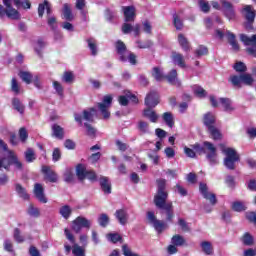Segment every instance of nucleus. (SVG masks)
<instances>
[{
	"mask_svg": "<svg viewBox=\"0 0 256 256\" xmlns=\"http://www.w3.org/2000/svg\"><path fill=\"white\" fill-rule=\"evenodd\" d=\"M158 190L154 196V204L158 209H163L166 211V221H173L175 214L173 213V202H167V197L169 194L165 187H167V180L158 179L157 180Z\"/></svg>",
	"mask_w": 256,
	"mask_h": 256,
	"instance_id": "nucleus-1",
	"label": "nucleus"
},
{
	"mask_svg": "<svg viewBox=\"0 0 256 256\" xmlns=\"http://www.w3.org/2000/svg\"><path fill=\"white\" fill-rule=\"evenodd\" d=\"M0 149V171L1 169H6V171H9V167L11 165H13L18 171L23 169V163L21 160L17 158L15 152L7 149V144H5L3 140H0Z\"/></svg>",
	"mask_w": 256,
	"mask_h": 256,
	"instance_id": "nucleus-2",
	"label": "nucleus"
},
{
	"mask_svg": "<svg viewBox=\"0 0 256 256\" xmlns=\"http://www.w3.org/2000/svg\"><path fill=\"white\" fill-rule=\"evenodd\" d=\"M13 3L16 7H23V9H31V2L29 0H3V4L5 5V13L8 19H12L17 21V19H21V14L17 9L13 8Z\"/></svg>",
	"mask_w": 256,
	"mask_h": 256,
	"instance_id": "nucleus-3",
	"label": "nucleus"
},
{
	"mask_svg": "<svg viewBox=\"0 0 256 256\" xmlns=\"http://www.w3.org/2000/svg\"><path fill=\"white\" fill-rule=\"evenodd\" d=\"M194 149L196 153H199L200 155L204 153L210 165H217V163H219L217 147H215V145H213L211 142H204V147H201L199 144H195Z\"/></svg>",
	"mask_w": 256,
	"mask_h": 256,
	"instance_id": "nucleus-4",
	"label": "nucleus"
},
{
	"mask_svg": "<svg viewBox=\"0 0 256 256\" xmlns=\"http://www.w3.org/2000/svg\"><path fill=\"white\" fill-rule=\"evenodd\" d=\"M64 233L66 235V239L69 241L64 243L66 255H69L72 251L73 256H85V248L75 243V236L72 235L69 229H65Z\"/></svg>",
	"mask_w": 256,
	"mask_h": 256,
	"instance_id": "nucleus-5",
	"label": "nucleus"
},
{
	"mask_svg": "<svg viewBox=\"0 0 256 256\" xmlns=\"http://www.w3.org/2000/svg\"><path fill=\"white\" fill-rule=\"evenodd\" d=\"M116 51L119 56V60L122 63H129L130 65H137V56L131 51L127 50V46L123 41L118 40L115 44Z\"/></svg>",
	"mask_w": 256,
	"mask_h": 256,
	"instance_id": "nucleus-6",
	"label": "nucleus"
},
{
	"mask_svg": "<svg viewBox=\"0 0 256 256\" xmlns=\"http://www.w3.org/2000/svg\"><path fill=\"white\" fill-rule=\"evenodd\" d=\"M222 153L225 155L224 166L230 171L235 170V163L239 162L240 159L237 151L233 148L227 147L222 149Z\"/></svg>",
	"mask_w": 256,
	"mask_h": 256,
	"instance_id": "nucleus-7",
	"label": "nucleus"
},
{
	"mask_svg": "<svg viewBox=\"0 0 256 256\" xmlns=\"http://www.w3.org/2000/svg\"><path fill=\"white\" fill-rule=\"evenodd\" d=\"M204 125L214 141L221 139V131L215 127V115L213 113L208 112L204 115Z\"/></svg>",
	"mask_w": 256,
	"mask_h": 256,
	"instance_id": "nucleus-8",
	"label": "nucleus"
},
{
	"mask_svg": "<svg viewBox=\"0 0 256 256\" xmlns=\"http://www.w3.org/2000/svg\"><path fill=\"white\" fill-rule=\"evenodd\" d=\"M242 14L246 19L244 23L246 31L253 30V23H255V10H253V7L251 5L244 6Z\"/></svg>",
	"mask_w": 256,
	"mask_h": 256,
	"instance_id": "nucleus-9",
	"label": "nucleus"
},
{
	"mask_svg": "<svg viewBox=\"0 0 256 256\" xmlns=\"http://www.w3.org/2000/svg\"><path fill=\"white\" fill-rule=\"evenodd\" d=\"M240 41L247 47V53L256 57V35L240 34Z\"/></svg>",
	"mask_w": 256,
	"mask_h": 256,
	"instance_id": "nucleus-10",
	"label": "nucleus"
},
{
	"mask_svg": "<svg viewBox=\"0 0 256 256\" xmlns=\"http://www.w3.org/2000/svg\"><path fill=\"white\" fill-rule=\"evenodd\" d=\"M97 115V110L95 108H90L87 110H84L82 114L79 113H75L74 114V119L77 123H83V119L84 121H89V122H93L94 117Z\"/></svg>",
	"mask_w": 256,
	"mask_h": 256,
	"instance_id": "nucleus-11",
	"label": "nucleus"
},
{
	"mask_svg": "<svg viewBox=\"0 0 256 256\" xmlns=\"http://www.w3.org/2000/svg\"><path fill=\"white\" fill-rule=\"evenodd\" d=\"M210 103H211L212 107H219V103H220V105H222L224 111H228V112L234 111V109H235L233 107V102L229 98H220L219 101H217L215 96H210Z\"/></svg>",
	"mask_w": 256,
	"mask_h": 256,
	"instance_id": "nucleus-12",
	"label": "nucleus"
},
{
	"mask_svg": "<svg viewBox=\"0 0 256 256\" xmlns=\"http://www.w3.org/2000/svg\"><path fill=\"white\" fill-rule=\"evenodd\" d=\"M112 102L113 97L111 95H106L103 98V102L98 104V109L102 113L104 119H109V117H111V113H109L108 109L111 107Z\"/></svg>",
	"mask_w": 256,
	"mask_h": 256,
	"instance_id": "nucleus-13",
	"label": "nucleus"
},
{
	"mask_svg": "<svg viewBox=\"0 0 256 256\" xmlns=\"http://www.w3.org/2000/svg\"><path fill=\"white\" fill-rule=\"evenodd\" d=\"M147 219H148L149 223L151 225H153L154 229H156V231L158 233H161V231H163V229H165V223H163L160 220H157V217L155 216V213L148 212L147 213Z\"/></svg>",
	"mask_w": 256,
	"mask_h": 256,
	"instance_id": "nucleus-14",
	"label": "nucleus"
},
{
	"mask_svg": "<svg viewBox=\"0 0 256 256\" xmlns=\"http://www.w3.org/2000/svg\"><path fill=\"white\" fill-rule=\"evenodd\" d=\"M199 190L201 195H203L204 199H207V201H209L211 205H215V203H217V198L215 197V194L209 192L207 184L200 183Z\"/></svg>",
	"mask_w": 256,
	"mask_h": 256,
	"instance_id": "nucleus-15",
	"label": "nucleus"
},
{
	"mask_svg": "<svg viewBox=\"0 0 256 256\" xmlns=\"http://www.w3.org/2000/svg\"><path fill=\"white\" fill-rule=\"evenodd\" d=\"M145 105L148 108L157 107L159 105V94L157 92H150L145 98Z\"/></svg>",
	"mask_w": 256,
	"mask_h": 256,
	"instance_id": "nucleus-16",
	"label": "nucleus"
},
{
	"mask_svg": "<svg viewBox=\"0 0 256 256\" xmlns=\"http://www.w3.org/2000/svg\"><path fill=\"white\" fill-rule=\"evenodd\" d=\"M45 189L43 188V185L36 183L34 185V195L40 203H47V198L45 197L44 193Z\"/></svg>",
	"mask_w": 256,
	"mask_h": 256,
	"instance_id": "nucleus-17",
	"label": "nucleus"
},
{
	"mask_svg": "<svg viewBox=\"0 0 256 256\" xmlns=\"http://www.w3.org/2000/svg\"><path fill=\"white\" fill-rule=\"evenodd\" d=\"M42 172L45 175L46 181H49L50 183H57V180L59 179V177L53 170H51V168L47 166H43Z\"/></svg>",
	"mask_w": 256,
	"mask_h": 256,
	"instance_id": "nucleus-18",
	"label": "nucleus"
},
{
	"mask_svg": "<svg viewBox=\"0 0 256 256\" xmlns=\"http://www.w3.org/2000/svg\"><path fill=\"white\" fill-rule=\"evenodd\" d=\"M114 215L120 225H127L129 222V214L124 209L116 210Z\"/></svg>",
	"mask_w": 256,
	"mask_h": 256,
	"instance_id": "nucleus-19",
	"label": "nucleus"
},
{
	"mask_svg": "<svg viewBox=\"0 0 256 256\" xmlns=\"http://www.w3.org/2000/svg\"><path fill=\"white\" fill-rule=\"evenodd\" d=\"M220 3L222 7H224V13L227 19H235V10H233V6L231 5V3L225 0H221Z\"/></svg>",
	"mask_w": 256,
	"mask_h": 256,
	"instance_id": "nucleus-20",
	"label": "nucleus"
},
{
	"mask_svg": "<svg viewBox=\"0 0 256 256\" xmlns=\"http://www.w3.org/2000/svg\"><path fill=\"white\" fill-rule=\"evenodd\" d=\"M126 23L135 21V7L133 6H124L122 7Z\"/></svg>",
	"mask_w": 256,
	"mask_h": 256,
	"instance_id": "nucleus-21",
	"label": "nucleus"
},
{
	"mask_svg": "<svg viewBox=\"0 0 256 256\" xmlns=\"http://www.w3.org/2000/svg\"><path fill=\"white\" fill-rule=\"evenodd\" d=\"M165 79L170 83V85H176V87H181V81L177 78V70L172 69L168 75H165Z\"/></svg>",
	"mask_w": 256,
	"mask_h": 256,
	"instance_id": "nucleus-22",
	"label": "nucleus"
},
{
	"mask_svg": "<svg viewBox=\"0 0 256 256\" xmlns=\"http://www.w3.org/2000/svg\"><path fill=\"white\" fill-rule=\"evenodd\" d=\"M118 101L121 105L124 107L128 105L129 101H132V103H137V96L132 95L130 92H128L126 95L119 96Z\"/></svg>",
	"mask_w": 256,
	"mask_h": 256,
	"instance_id": "nucleus-23",
	"label": "nucleus"
},
{
	"mask_svg": "<svg viewBox=\"0 0 256 256\" xmlns=\"http://www.w3.org/2000/svg\"><path fill=\"white\" fill-rule=\"evenodd\" d=\"M172 61L174 65H178V67H181L182 69H185V67H187V64H185V57L182 54L174 52L172 54Z\"/></svg>",
	"mask_w": 256,
	"mask_h": 256,
	"instance_id": "nucleus-24",
	"label": "nucleus"
},
{
	"mask_svg": "<svg viewBox=\"0 0 256 256\" xmlns=\"http://www.w3.org/2000/svg\"><path fill=\"white\" fill-rule=\"evenodd\" d=\"M45 11L47 15H51V4L47 0H44V2L40 3L38 6L39 17H43V15H45Z\"/></svg>",
	"mask_w": 256,
	"mask_h": 256,
	"instance_id": "nucleus-25",
	"label": "nucleus"
},
{
	"mask_svg": "<svg viewBox=\"0 0 256 256\" xmlns=\"http://www.w3.org/2000/svg\"><path fill=\"white\" fill-rule=\"evenodd\" d=\"M33 47L37 55H41L44 48L47 47V42H45V40H43L42 38H38L33 41Z\"/></svg>",
	"mask_w": 256,
	"mask_h": 256,
	"instance_id": "nucleus-26",
	"label": "nucleus"
},
{
	"mask_svg": "<svg viewBox=\"0 0 256 256\" xmlns=\"http://www.w3.org/2000/svg\"><path fill=\"white\" fill-rule=\"evenodd\" d=\"M52 135L56 139H63L65 137V130L59 124L52 125Z\"/></svg>",
	"mask_w": 256,
	"mask_h": 256,
	"instance_id": "nucleus-27",
	"label": "nucleus"
},
{
	"mask_svg": "<svg viewBox=\"0 0 256 256\" xmlns=\"http://www.w3.org/2000/svg\"><path fill=\"white\" fill-rule=\"evenodd\" d=\"M100 187L104 193L109 195L111 193V182L109 181V178L103 176L100 178Z\"/></svg>",
	"mask_w": 256,
	"mask_h": 256,
	"instance_id": "nucleus-28",
	"label": "nucleus"
},
{
	"mask_svg": "<svg viewBox=\"0 0 256 256\" xmlns=\"http://www.w3.org/2000/svg\"><path fill=\"white\" fill-rule=\"evenodd\" d=\"M230 83H232V85L234 87H238L239 89H241L243 87V74L241 75H232L229 78Z\"/></svg>",
	"mask_w": 256,
	"mask_h": 256,
	"instance_id": "nucleus-29",
	"label": "nucleus"
},
{
	"mask_svg": "<svg viewBox=\"0 0 256 256\" xmlns=\"http://www.w3.org/2000/svg\"><path fill=\"white\" fill-rule=\"evenodd\" d=\"M87 43H88V48L91 52V55H93V57L97 56V53H99V48L97 47V40L93 38H89L87 40Z\"/></svg>",
	"mask_w": 256,
	"mask_h": 256,
	"instance_id": "nucleus-30",
	"label": "nucleus"
},
{
	"mask_svg": "<svg viewBox=\"0 0 256 256\" xmlns=\"http://www.w3.org/2000/svg\"><path fill=\"white\" fill-rule=\"evenodd\" d=\"M200 247L205 255H213V244L209 241H202Z\"/></svg>",
	"mask_w": 256,
	"mask_h": 256,
	"instance_id": "nucleus-31",
	"label": "nucleus"
},
{
	"mask_svg": "<svg viewBox=\"0 0 256 256\" xmlns=\"http://www.w3.org/2000/svg\"><path fill=\"white\" fill-rule=\"evenodd\" d=\"M152 77H154L157 81H163L165 80V73L163 72L162 68L154 67L152 69Z\"/></svg>",
	"mask_w": 256,
	"mask_h": 256,
	"instance_id": "nucleus-32",
	"label": "nucleus"
},
{
	"mask_svg": "<svg viewBox=\"0 0 256 256\" xmlns=\"http://www.w3.org/2000/svg\"><path fill=\"white\" fill-rule=\"evenodd\" d=\"M87 172V167H85V165L78 164L76 166V176L80 181H83V179H85V175L87 174Z\"/></svg>",
	"mask_w": 256,
	"mask_h": 256,
	"instance_id": "nucleus-33",
	"label": "nucleus"
},
{
	"mask_svg": "<svg viewBox=\"0 0 256 256\" xmlns=\"http://www.w3.org/2000/svg\"><path fill=\"white\" fill-rule=\"evenodd\" d=\"M144 117H147L151 121V123H157V119H159V116L155 111H153L151 108H147L144 110Z\"/></svg>",
	"mask_w": 256,
	"mask_h": 256,
	"instance_id": "nucleus-34",
	"label": "nucleus"
},
{
	"mask_svg": "<svg viewBox=\"0 0 256 256\" xmlns=\"http://www.w3.org/2000/svg\"><path fill=\"white\" fill-rule=\"evenodd\" d=\"M12 105L14 109L18 111V113H20V115H23L25 113V105H23V103L21 102V100H19V98H14L12 100Z\"/></svg>",
	"mask_w": 256,
	"mask_h": 256,
	"instance_id": "nucleus-35",
	"label": "nucleus"
},
{
	"mask_svg": "<svg viewBox=\"0 0 256 256\" xmlns=\"http://www.w3.org/2000/svg\"><path fill=\"white\" fill-rule=\"evenodd\" d=\"M59 213L64 219H69L73 213V209L69 205H64L60 207Z\"/></svg>",
	"mask_w": 256,
	"mask_h": 256,
	"instance_id": "nucleus-36",
	"label": "nucleus"
},
{
	"mask_svg": "<svg viewBox=\"0 0 256 256\" xmlns=\"http://www.w3.org/2000/svg\"><path fill=\"white\" fill-rule=\"evenodd\" d=\"M163 121L168 125V127L173 128V125H175V120L173 118V114L171 112H165L162 115Z\"/></svg>",
	"mask_w": 256,
	"mask_h": 256,
	"instance_id": "nucleus-37",
	"label": "nucleus"
},
{
	"mask_svg": "<svg viewBox=\"0 0 256 256\" xmlns=\"http://www.w3.org/2000/svg\"><path fill=\"white\" fill-rule=\"evenodd\" d=\"M62 81L64 83H74L75 82V73L71 72V71H65L62 75Z\"/></svg>",
	"mask_w": 256,
	"mask_h": 256,
	"instance_id": "nucleus-38",
	"label": "nucleus"
},
{
	"mask_svg": "<svg viewBox=\"0 0 256 256\" xmlns=\"http://www.w3.org/2000/svg\"><path fill=\"white\" fill-rule=\"evenodd\" d=\"M226 37L234 51H239V44L237 43V40H235V34L228 31Z\"/></svg>",
	"mask_w": 256,
	"mask_h": 256,
	"instance_id": "nucleus-39",
	"label": "nucleus"
},
{
	"mask_svg": "<svg viewBox=\"0 0 256 256\" xmlns=\"http://www.w3.org/2000/svg\"><path fill=\"white\" fill-rule=\"evenodd\" d=\"M178 42L183 51H189V40L183 34L178 35Z\"/></svg>",
	"mask_w": 256,
	"mask_h": 256,
	"instance_id": "nucleus-40",
	"label": "nucleus"
},
{
	"mask_svg": "<svg viewBox=\"0 0 256 256\" xmlns=\"http://www.w3.org/2000/svg\"><path fill=\"white\" fill-rule=\"evenodd\" d=\"M62 13L66 21H73V13L71 12V7L69 4H64Z\"/></svg>",
	"mask_w": 256,
	"mask_h": 256,
	"instance_id": "nucleus-41",
	"label": "nucleus"
},
{
	"mask_svg": "<svg viewBox=\"0 0 256 256\" xmlns=\"http://www.w3.org/2000/svg\"><path fill=\"white\" fill-rule=\"evenodd\" d=\"M232 209L236 213H242V211H247V206L242 201H236L232 203Z\"/></svg>",
	"mask_w": 256,
	"mask_h": 256,
	"instance_id": "nucleus-42",
	"label": "nucleus"
},
{
	"mask_svg": "<svg viewBox=\"0 0 256 256\" xmlns=\"http://www.w3.org/2000/svg\"><path fill=\"white\" fill-rule=\"evenodd\" d=\"M242 83L243 85H247L248 87H251L253 83H255V78H253V75L249 73L242 74Z\"/></svg>",
	"mask_w": 256,
	"mask_h": 256,
	"instance_id": "nucleus-43",
	"label": "nucleus"
},
{
	"mask_svg": "<svg viewBox=\"0 0 256 256\" xmlns=\"http://www.w3.org/2000/svg\"><path fill=\"white\" fill-rule=\"evenodd\" d=\"M25 160L27 163H33L35 159H37V156L35 155V151L31 148H28L24 153Z\"/></svg>",
	"mask_w": 256,
	"mask_h": 256,
	"instance_id": "nucleus-44",
	"label": "nucleus"
},
{
	"mask_svg": "<svg viewBox=\"0 0 256 256\" xmlns=\"http://www.w3.org/2000/svg\"><path fill=\"white\" fill-rule=\"evenodd\" d=\"M15 190L16 193H18L19 197H21L22 199H29V194H27V190H25V188L21 186V184H16Z\"/></svg>",
	"mask_w": 256,
	"mask_h": 256,
	"instance_id": "nucleus-45",
	"label": "nucleus"
},
{
	"mask_svg": "<svg viewBox=\"0 0 256 256\" xmlns=\"http://www.w3.org/2000/svg\"><path fill=\"white\" fill-rule=\"evenodd\" d=\"M19 76L26 85H31V82L33 81V75L31 74V72L23 71L20 72Z\"/></svg>",
	"mask_w": 256,
	"mask_h": 256,
	"instance_id": "nucleus-46",
	"label": "nucleus"
},
{
	"mask_svg": "<svg viewBox=\"0 0 256 256\" xmlns=\"http://www.w3.org/2000/svg\"><path fill=\"white\" fill-rule=\"evenodd\" d=\"M76 223H79L81 227H84L85 229H91V220L85 218V217H77Z\"/></svg>",
	"mask_w": 256,
	"mask_h": 256,
	"instance_id": "nucleus-47",
	"label": "nucleus"
},
{
	"mask_svg": "<svg viewBox=\"0 0 256 256\" xmlns=\"http://www.w3.org/2000/svg\"><path fill=\"white\" fill-rule=\"evenodd\" d=\"M142 31L143 33H146V35H151V33H153V25L149 20L142 22Z\"/></svg>",
	"mask_w": 256,
	"mask_h": 256,
	"instance_id": "nucleus-48",
	"label": "nucleus"
},
{
	"mask_svg": "<svg viewBox=\"0 0 256 256\" xmlns=\"http://www.w3.org/2000/svg\"><path fill=\"white\" fill-rule=\"evenodd\" d=\"M243 245H246L247 247H251L253 245V236L249 234V232L244 233L241 239Z\"/></svg>",
	"mask_w": 256,
	"mask_h": 256,
	"instance_id": "nucleus-49",
	"label": "nucleus"
},
{
	"mask_svg": "<svg viewBox=\"0 0 256 256\" xmlns=\"http://www.w3.org/2000/svg\"><path fill=\"white\" fill-rule=\"evenodd\" d=\"M171 243L176 247H181L185 243V238H183L181 235H175L172 237Z\"/></svg>",
	"mask_w": 256,
	"mask_h": 256,
	"instance_id": "nucleus-50",
	"label": "nucleus"
},
{
	"mask_svg": "<svg viewBox=\"0 0 256 256\" xmlns=\"http://www.w3.org/2000/svg\"><path fill=\"white\" fill-rule=\"evenodd\" d=\"M233 69L235 70L236 73H245V71H247V65L239 61L234 64Z\"/></svg>",
	"mask_w": 256,
	"mask_h": 256,
	"instance_id": "nucleus-51",
	"label": "nucleus"
},
{
	"mask_svg": "<svg viewBox=\"0 0 256 256\" xmlns=\"http://www.w3.org/2000/svg\"><path fill=\"white\" fill-rule=\"evenodd\" d=\"M11 91L15 93V95H19L21 93V86L19 85V82H17V79L12 78L11 80Z\"/></svg>",
	"mask_w": 256,
	"mask_h": 256,
	"instance_id": "nucleus-52",
	"label": "nucleus"
},
{
	"mask_svg": "<svg viewBox=\"0 0 256 256\" xmlns=\"http://www.w3.org/2000/svg\"><path fill=\"white\" fill-rule=\"evenodd\" d=\"M98 224L100 227H107L109 225V216L107 214H101L98 217Z\"/></svg>",
	"mask_w": 256,
	"mask_h": 256,
	"instance_id": "nucleus-53",
	"label": "nucleus"
},
{
	"mask_svg": "<svg viewBox=\"0 0 256 256\" xmlns=\"http://www.w3.org/2000/svg\"><path fill=\"white\" fill-rule=\"evenodd\" d=\"M173 23L174 27H176L178 31H181V29H183V21L181 20V17H179V15H173Z\"/></svg>",
	"mask_w": 256,
	"mask_h": 256,
	"instance_id": "nucleus-54",
	"label": "nucleus"
},
{
	"mask_svg": "<svg viewBox=\"0 0 256 256\" xmlns=\"http://www.w3.org/2000/svg\"><path fill=\"white\" fill-rule=\"evenodd\" d=\"M28 215H30V217H39V215H41L39 208L33 206V204H30L28 207Z\"/></svg>",
	"mask_w": 256,
	"mask_h": 256,
	"instance_id": "nucleus-55",
	"label": "nucleus"
},
{
	"mask_svg": "<svg viewBox=\"0 0 256 256\" xmlns=\"http://www.w3.org/2000/svg\"><path fill=\"white\" fill-rule=\"evenodd\" d=\"M52 85L57 95L63 97V85L59 81H53Z\"/></svg>",
	"mask_w": 256,
	"mask_h": 256,
	"instance_id": "nucleus-56",
	"label": "nucleus"
},
{
	"mask_svg": "<svg viewBox=\"0 0 256 256\" xmlns=\"http://www.w3.org/2000/svg\"><path fill=\"white\" fill-rule=\"evenodd\" d=\"M85 5L86 2L85 0H76V9H79V11H81V15H83V17H85V15H87V12H85Z\"/></svg>",
	"mask_w": 256,
	"mask_h": 256,
	"instance_id": "nucleus-57",
	"label": "nucleus"
},
{
	"mask_svg": "<svg viewBox=\"0 0 256 256\" xmlns=\"http://www.w3.org/2000/svg\"><path fill=\"white\" fill-rule=\"evenodd\" d=\"M47 24L52 29V31H55L57 29V18H55V16H49Z\"/></svg>",
	"mask_w": 256,
	"mask_h": 256,
	"instance_id": "nucleus-58",
	"label": "nucleus"
},
{
	"mask_svg": "<svg viewBox=\"0 0 256 256\" xmlns=\"http://www.w3.org/2000/svg\"><path fill=\"white\" fill-rule=\"evenodd\" d=\"M138 129L141 133H149V124L147 122L140 121L138 123Z\"/></svg>",
	"mask_w": 256,
	"mask_h": 256,
	"instance_id": "nucleus-59",
	"label": "nucleus"
},
{
	"mask_svg": "<svg viewBox=\"0 0 256 256\" xmlns=\"http://www.w3.org/2000/svg\"><path fill=\"white\" fill-rule=\"evenodd\" d=\"M195 53H196V56H197V57H203V55H207V53H208L207 47H205V46H199V47L196 49Z\"/></svg>",
	"mask_w": 256,
	"mask_h": 256,
	"instance_id": "nucleus-60",
	"label": "nucleus"
},
{
	"mask_svg": "<svg viewBox=\"0 0 256 256\" xmlns=\"http://www.w3.org/2000/svg\"><path fill=\"white\" fill-rule=\"evenodd\" d=\"M225 183L230 189H235V177L227 176L225 179Z\"/></svg>",
	"mask_w": 256,
	"mask_h": 256,
	"instance_id": "nucleus-61",
	"label": "nucleus"
},
{
	"mask_svg": "<svg viewBox=\"0 0 256 256\" xmlns=\"http://www.w3.org/2000/svg\"><path fill=\"white\" fill-rule=\"evenodd\" d=\"M108 241H111V243H117L121 241V236L119 234H107Z\"/></svg>",
	"mask_w": 256,
	"mask_h": 256,
	"instance_id": "nucleus-62",
	"label": "nucleus"
},
{
	"mask_svg": "<svg viewBox=\"0 0 256 256\" xmlns=\"http://www.w3.org/2000/svg\"><path fill=\"white\" fill-rule=\"evenodd\" d=\"M148 157L154 165H159V156H158L157 152L149 153Z\"/></svg>",
	"mask_w": 256,
	"mask_h": 256,
	"instance_id": "nucleus-63",
	"label": "nucleus"
},
{
	"mask_svg": "<svg viewBox=\"0 0 256 256\" xmlns=\"http://www.w3.org/2000/svg\"><path fill=\"white\" fill-rule=\"evenodd\" d=\"M246 219L250 221V223H254L256 225V213L255 212H246Z\"/></svg>",
	"mask_w": 256,
	"mask_h": 256,
	"instance_id": "nucleus-64",
	"label": "nucleus"
}]
</instances>
